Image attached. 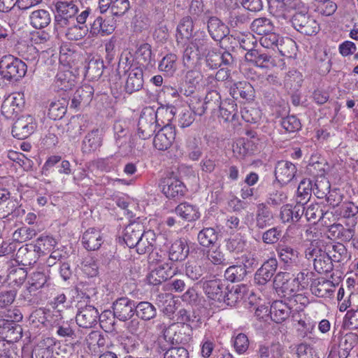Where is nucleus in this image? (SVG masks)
Instances as JSON below:
<instances>
[{
	"instance_id": "nucleus-46",
	"label": "nucleus",
	"mask_w": 358,
	"mask_h": 358,
	"mask_svg": "<svg viewBox=\"0 0 358 358\" xmlns=\"http://www.w3.org/2000/svg\"><path fill=\"white\" fill-rule=\"evenodd\" d=\"M246 245L245 238L238 234L231 236L227 240L226 248L230 252L238 254L245 250Z\"/></svg>"
},
{
	"instance_id": "nucleus-59",
	"label": "nucleus",
	"mask_w": 358,
	"mask_h": 358,
	"mask_svg": "<svg viewBox=\"0 0 358 358\" xmlns=\"http://www.w3.org/2000/svg\"><path fill=\"white\" fill-rule=\"evenodd\" d=\"M302 82V74L296 70L289 71L285 77V85L290 89L296 90L301 85Z\"/></svg>"
},
{
	"instance_id": "nucleus-35",
	"label": "nucleus",
	"mask_w": 358,
	"mask_h": 358,
	"mask_svg": "<svg viewBox=\"0 0 358 358\" xmlns=\"http://www.w3.org/2000/svg\"><path fill=\"white\" fill-rule=\"evenodd\" d=\"M102 143V138L99 129H93L89 132L85 137L83 144L82 150L83 152H91L97 150Z\"/></svg>"
},
{
	"instance_id": "nucleus-47",
	"label": "nucleus",
	"mask_w": 358,
	"mask_h": 358,
	"mask_svg": "<svg viewBox=\"0 0 358 358\" xmlns=\"http://www.w3.org/2000/svg\"><path fill=\"white\" fill-rule=\"evenodd\" d=\"M57 243V241L51 236H41L37 238L34 246L41 255L52 251L56 247Z\"/></svg>"
},
{
	"instance_id": "nucleus-10",
	"label": "nucleus",
	"mask_w": 358,
	"mask_h": 358,
	"mask_svg": "<svg viewBox=\"0 0 358 358\" xmlns=\"http://www.w3.org/2000/svg\"><path fill=\"white\" fill-rule=\"evenodd\" d=\"M22 319V315L18 309L8 310L7 314L3 320L2 334H5L6 338L13 340H17L20 338V331L17 330V327L14 322H19ZM1 326V324H0Z\"/></svg>"
},
{
	"instance_id": "nucleus-28",
	"label": "nucleus",
	"mask_w": 358,
	"mask_h": 358,
	"mask_svg": "<svg viewBox=\"0 0 358 358\" xmlns=\"http://www.w3.org/2000/svg\"><path fill=\"white\" fill-rule=\"evenodd\" d=\"M207 66L212 69H216L223 64L227 65L232 61V56L229 52L222 53L208 50L206 53Z\"/></svg>"
},
{
	"instance_id": "nucleus-43",
	"label": "nucleus",
	"mask_w": 358,
	"mask_h": 358,
	"mask_svg": "<svg viewBox=\"0 0 358 358\" xmlns=\"http://www.w3.org/2000/svg\"><path fill=\"white\" fill-rule=\"evenodd\" d=\"M135 313L143 320H150L157 315L155 307L148 301L135 302Z\"/></svg>"
},
{
	"instance_id": "nucleus-12",
	"label": "nucleus",
	"mask_w": 358,
	"mask_h": 358,
	"mask_svg": "<svg viewBox=\"0 0 358 358\" xmlns=\"http://www.w3.org/2000/svg\"><path fill=\"white\" fill-rule=\"evenodd\" d=\"M36 127L34 118L31 115H22L13 124V136L18 139H24L34 133Z\"/></svg>"
},
{
	"instance_id": "nucleus-7",
	"label": "nucleus",
	"mask_w": 358,
	"mask_h": 358,
	"mask_svg": "<svg viewBox=\"0 0 358 358\" xmlns=\"http://www.w3.org/2000/svg\"><path fill=\"white\" fill-rule=\"evenodd\" d=\"M76 1L58 0L56 2L55 22L57 27H65L69 22L76 21V15L78 11V8L75 4Z\"/></svg>"
},
{
	"instance_id": "nucleus-9",
	"label": "nucleus",
	"mask_w": 358,
	"mask_h": 358,
	"mask_svg": "<svg viewBox=\"0 0 358 358\" xmlns=\"http://www.w3.org/2000/svg\"><path fill=\"white\" fill-rule=\"evenodd\" d=\"M289 273L279 272L273 280V287L278 294L285 297L295 296L299 292L298 287Z\"/></svg>"
},
{
	"instance_id": "nucleus-49",
	"label": "nucleus",
	"mask_w": 358,
	"mask_h": 358,
	"mask_svg": "<svg viewBox=\"0 0 358 358\" xmlns=\"http://www.w3.org/2000/svg\"><path fill=\"white\" fill-rule=\"evenodd\" d=\"M251 29L257 34L262 36L273 31V25L269 19L259 17L252 22Z\"/></svg>"
},
{
	"instance_id": "nucleus-15",
	"label": "nucleus",
	"mask_w": 358,
	"mask_h": 358,
	"mask_svg": "<svg viewBox=\"0 0 358 358\" xmlns=\"http://www.w3.org/2000/svg\"><path fill=\"white\" fill-rule=\"evenodd\" d=\"M114 317L121 321H126L135 313V301L127 298L121 297L113 303Z\"/></svg>"
},
{
	"instance_id": "nucleus-17",
	"label": "nucleus",
	"mask_w": 358,
	"mask_h": 358,
	"mask_svg": "<svg viewBox=\"0 0 358 358\" xmlns=\"http://www.w3.org/2000/svg\"><path fill=\"white\" fill-rule=\"evenodd\" d=\"M176 138L173 127L166 122L164 126L157 133L154 138V146L159 150H166L171 147Z\"/></svg>"
},
{
	"instance_id": "nucleus-48",
	"label": "nucleus",
	"mask_w": 358,
	"mask_h": 358,
	"mask_svg": "<svg viewBox=\"0 0 358 358\" xmlns=\"http://www.w3.org/2000/svg\"><path fill=\"white\" fill-rule=\"evenodd\" d=\"M273 218V213L264 203L258 206L256 223L259 228L263 229L271 224Z\"/></svg>"
},
{
	"instance_id": "nucleus-61",
	"label": "nucleus",
	"mask_w": 358,
	"mask_h": 358,
	"mask_svg": "<svg viewBox=\"0 0 358 358\" xmlns=\"http://www.w3.org/2000/svg\"><path fill=\"white\" fill-rule=\"evenodd\" d=\"M341 217H353L358 213V207L352 202H344L335 210Z\"/></svg>"
},
{
	"instance_id": "nucleus-8",
	"label": "nucleus",
	"mask_w": 358,
	"mask_h": 358,
	"mask_svg": "<svg viewBox=\"0 0 358 358\" xmlns=\"http://www.w3.org/2000/svg\"><path fill=\"white\" fill-rule=\"evenodd\" d=\"M292 23L294 29L304 35H315L320 31L317 21L305 12L296 13L292 17Z\"/></svg>"
},
{
	"instance_id": "nucleus-50",
	"label": "nucleus",
	"mask_w": 358,
	"mask_h": 358,
	"mask_svg": "<svg viewBox=\"0 0 358 358\" xmlns=\"http://www.w3.org/2000/svg\"><path fill=\"white\" fill-rule=\"evenodd\" d=\"M245 59L257 66L266 67L270 62L271 57L266 53H260L257 50H250L245 54Z\"/></svg>"
},
{
	"instance_id": "nucleus-1",
	"label": "nucleus",
	"mask_w": 358,
	"mask_h": 358,
	"mask_svg": "<svg viewBox=\"0 0 358 358\" xmlns=\"http://www.w3.org/2000/svg\"><path fill=\"white\" fill-rule=\"evenodd\" d=\"M173 115V108L171 107L162 106L157 110L151 107L145 108L138 120L137 135L143 140L149 138L157 125L169 122Z\"/></svg>"
},
{
	"instance_id": "nucleus-36",
	"label": "nucleus",
	"mask_w": 358,
	"mask_h": 358,
	"mask_svg": "<svg viewBox=\"0 0 358 358\" xmlns=\"http://www.w3.org/2000/svg\"><path fill=\"white\" fill-rule=\"evenodd\" d=\"M51 21L49 11L45 9L34 10L29 15L30 24L35 29H43Z\"/></svg>"
},
{
	"instance_id": "nucleus-13",
	"label": "nucleus",
	"mask_w": 358,
	"mask_h": 358,
	"mask_svg": "<svg viewBox=\"0 0 358 358\" xmlns=\"http://www.w3.org/2000/svg\"><path fill=\"white\" fill-rule=\"evenodd\" d=\"M276 251L280 262L285 267H299L301 265L302 256L297 249L287 245H280Z\"/></svg>"
},
{
	"instance_id": "nucleus-26",
	"label": "nucleus",
	"mask_w": 358,
	"mask_h": 358,
	"mask_svg": "<svg viewBox=\"0 0 358 358\" xmlns=\"http://www.w3.org/2000/svg\"><path fill=\"white\" fill-rule=\"evenodd\" d=\"M245 289L244 285L233 286L230 289L226 287L223 299L220 301V306L219 308H222L224 305L235 306L238 301L244 298Z\"/></svg>"
},
{
	"instance_id": "nucleus-6",
	"label": "nucleus",
	"mask_w": 358,
	"mask_h": 358,
	"mask_svg": "<svg viewBox=\"0 0 358 358\" xmlns=\"http://www.w3.org/2000/svg\"><path fill=\"white\" fill-rule=\"evenodd\" d=\"M209 48L210 43L205 32H195L190 45L184 51V61L198 59L201 56L206 55V53L209 50Z\"/></svg>"
},
{
	"instance_id": "nucleus-57",
	"label": "nucleus",
	"mask_w": 358,
	"mask_h": 358,
	"mask_svg": "<svg viewBox=\"0 0 358 358\" xmlns=\"http://www.w3.org/2000/svg\"><path fill=\"white\" fill-rule=\"evenodd\" d=\"M48 281V276L43 272H35L30 277L29 283V291L30 292L42 288Z\"/></svg>"
},
{
	"instance_id": "nucleus-2",
	"label": "nucleus",
	"mask_w": 358,
	"mask_h": 358,
	"mask_svg": "<svg viewBox=\"0 0 358 358\" xmlns=\"http://www.w3.org/2000/svg\"><path fill=\"white\" fill-rule=\"evenodd\" d=\"M150 269L148 281L153 285L161 284L176 275L172 262L165 255L157 252L150 257Z\"/></svg>"
},
{
	"instance_id": "nucleus-11",
	"label": "nucleus",
	"mask_w": 358,
	"mask_h": 358,
	"mask_svg": "<svg viewBox=\"0 0 358 358\" xmlns=\"http://www.w3.org/2000/svg\"><path fill=\"white\" fill-rule=\"evenodd\" d=\"M203 289L208 299L211 301L212 304L220 307V301L223 299L226 289V286L222 281L219 279L205 281L203 283Z\"/></svg>"
},
{
	"instance_id": "nucleus-33",
	"label": "nucleus",
	"mask_w": 358,
	"mask_h": 358,
	"mask_svg": "<svg viewBox=\"0 0 358 358\" xmlns=\"http://www.w3.org/2000/svg\"><path fill=\"white\" fill-rule=\"evenodd\" d=\"M208 30L215 41H220L229 33L228 28L218 18L210 17L208 21Z\"/></svg>"
},
{
	"instance_id": "nucleus-34",
	"label": "nucleus",
	"mask_w": 358,
	"mask_h": 358,
	"mask_svg": "<svg viewBox=\"0 0 358 358\" xmlns=\"http://www.w3.org/2000/svg\"><path fill=\"white\" fill-rule=\"evenodd\" d=\"M271 319L280 323L288 318L290 308L282 301H275L271 306Z\"/></svg>"
},
{
	"instance_id": "nucleus-25",
	"label": "nucleus",
	"mask_w": 358,
	"mask_h": 358,
	"mask_svg": "<svg viewBox=\"0 0 358 358\" xmlns=\"http://www.w3.org/2000/svg\"><path fill=\"white\" fill-rule=\"evenodd\" d=\"M16 257L23 266H31L38 261L40 255L34 246V243H29L20 248Z\"/></svg>"
},
{
	"instance_id": "nucleus-19",
	"label": "nucleus",
	"mask_w": 358,
	"mask_h": 358,
	"mask_svg": "<svg viewBox=\"0 0 358 358\" xmlns=\"http://www.w3.org/2000/svg\"><path fill=\"white\" fill-rule=\"evenodd\" d=\"M116 23L113 18L103 19L102 17H98L90 25V36L92 37L108 36L114 31Z\"/></svg>"
},
{
	"instance_id": "nucleus-64",
	"label": "nucleus",
	"mask_w": 358,
	"mask_h": 358,
	"mask_svg": "<svg viewBox=\"0 0 358 358\" xmlns=\"http://www.w3.org/2000/svg\"><path fill=\"white\" fill-rule=\"evenodd\" d=\"M296 325L300 335L305 336L314 329L315 324L310 317L304 316L297 320Z\"/></svg>"
},
{
	"instance_id": "nucleus-24",
	"label": "nucleus",
	"mask_w": 358,
	"mask_h": 358,
	"mask_svg": "<svg viewBox=\"0 0 358 358\" xmlns=\"http://www.w3.org/2000/svg\"><path fill=\"white\" fill-rule=\"evenodd\" d=\"M143 85V70L139 67L131 69L127 72L124 85L127 92L132 94L140 90Z\"/></svg>"
},
{
	"instance_id": "nucleus-52",
	"label": "nucleus",
	"mask_w": 358,
	"mask_h": 358,
	"mask_svg": "<svg viewBox=\"0 0 358 358\" xmlns=\"http://www.w3.org/2000/svg\"><path fill=\"white\" fill-rule=\"evenodd\" d=\"M136 57L142 65L153 66L155 59L152 54L151 46L148 43L141 44L137 51Z\"/></svg>"
},
{
	"instance_id": "nucleus-18",
	"label": "nucleus",
	"mask_w": 358,
	"mask_h": 358,
	"mask_svg": "<svg viewBox=\"0 0 358 358\" xmlns=\"http://www.w3.org/2000/svg\"><path fill=\"white\" fill-rule=\"evenodd\" d=\"M162 192L168 198H178L182 196L186 191L184 184L174 177L164 178L161 180Z\"/></svg>"
},
{
	"instance_id": "nucleus-3",
	"label": "nucleus",
	"mask_w": 358,
	"mask_h": 358,
	"mask_svg": "<svg viewBox=\"0 0 358 358\" xmlns=\"http://www.w3.org/2000/svg\"><path fill=\"white\" fill-rule=\"evenodd\" d=\"M27 71V64L20 59L11 55L0 59L1 78L8 82H17L22 79Z\"/></svg>"
},
{
	"instance_id": "nucleus-30",
	"label": "nucleus",
	"mask_w": 358,
	"mask_h": 358,
	"mask_svg": "<svg viewBox=\"0 0 358 358\" xmlns=\"http://www.w3.org/2000/svg\"><path fill=\"white\" fill-rule=\"evenodd\" d=\"M194 24L191 17H184L179 22L176 30L178 43H183L192 36Z\"/></svg>"
},
{
	"instance_id": "nucleus-21",
	"label": "nucleus",
	"mask_w": 358,
	"mask_h": 358,
	"mask_svg": "<svg viewBox=\"0 0 358 358\" xmlns=\"http://www.w3.org/2000/svg\"><path fill=\"white\" fill-rule=\"evenodd\" d=\"M278 267V262L275 258H271L257 271L255 275V281L258 285L266 284L273 276Z\"/></svg>"
},
{
	"instance_id": "nucleus-45",
	"label": "nucleus",
	"mask_w": 358,
	"mask_h": 358,
	"mask_svg": "<svg viewBox=\"0 0 358 358\" xmlns=\"http://www.w3.org/2000/svg\"><path fill=\"white\" fill-rule=\"evenodd\" d=\"M93 90L90 86L78 88L71 99V106L77 108L82 102L88 103L92 97Z\"/></svg>"
},
{
	"instance_id": "nucleus-14",
	"label": "nucleus",
	"mask_w": 358,
	"mask_h": 358,
	"mask_svg": "<svg viewBox=\"0 0 358 358\" xmlns=\"http://www.w3.org/2000/svg\"><path fill=\"white\" fill-rule=\"evenodd\" d=\"M24 104L23 94L13 93L8 95L1 105V113L6 118H13L21 111Z\"/></svg>"
},
{
	"instance_id": "nucleus-60",
	"label": "nucleus",
	"mask_w": 358,
	"mask_h": 358,
	"mask_svg": "<svg viewBox=\"0 0 358 358\" xmlns=\"http://www.w3.org/2000/svg\"><path fill=\"white\" fill-rule=\"evenodd\" d=\"M308 221L315 222L316 220H320L328 215V212L324 213L323 210L318 204H311L306 209L304 208V213Z\"/></svg>"
},
{
	"instance_id": "nucleus-5",
	"label": "nucleus",
	"mask_w": 358,
	"mask_h": 358,
	"mask_svg": "<svg viewBox=\"0 0 358 358\" xmlns=\"http://www.w3.org/2000/svg\"><path fill=\"white\" fill-rule=\"evenodd\" d=\"M90 13L91 9L87 8L76 17V21L69 22L68 24H66L65 27L57 28L64 29L63 31L69 40H80L84 38L88 32L90 33V29L85 23Z\"/></svg>"
},
{
	"instance_id": "nucleus-37",
	"label": "nucleus",
	"mask_w": 358,
	"mask_h": 358,
	"mask_svg": "<svg viewBox=\"0 0 358 358\" xmlns=\"http://www.w3.org/2000/svg\"><path fill=\"white\" fill-rule=\"evenodd\" d=\"M75 84L74 76L69 71L58 72L54 81L55 88L57 90H70Z\"/></svg>"
},
{
	"instance_id": "nucleus-58",
	"label": "nucleus",
	"mask_w": 358,
	"mask_h": 358,
	"mask_svg": "<svg viewBox=\"0 0 358 358\" xmlns=\"http://www.w3.org/2000/svg\"><path fill=\"white\" fill-rule=\"evenodd\" d=\"M204 255L206 259L214 265L225 264L224 255L219 247H214L207 250Z\"/></svg>"
},
{
	"instance_id": "nucleus-40",
	"label": "nucleus",
	"mask_w": 358,
	"mask_h": 358,
	"mask_svg": "<svg viewBox=\"0 0 358 358\" xmlns=\"http://www.w3.org/2000/svg\"><path fill=\"white\" fill-rule=\"evenodd\" d=\"M55 341L52 338H45L40 341L34 352L37 358H51L53 356Z\"/></svg>"
},
{
	"instance_id": "nucleus-27",
	"label": "nucleus",
	"mask_w": 358,
	"mask_h": 358,
	"mask_svg": "<svg viewBox=\"0 0 358 358\" xmlns=\"http://www.w3.org/2000/svg\"><path fill=\"white\" fill-rule=\"evenodd\" d=\"M82 242L87 250H96L103 243V236L99 230L90 228L83 234Z\"/></svg>"
},
{
	"instance_id": "nucleus-41",
	"label": "nucleus",
	"mask_w": 358,
	"mask_h": 358,
	"mask_svg": "<svg viewBox=\"0 0 358 358\" xmlns=\"http://www.w3.org/2000/svg\"><path fill=\"white\" fill-rule=\"evenodd\" d=\"M143 227L140 224H129L124 229V241L127 245L131 248L136 245V241L142 234Z\"/></svg>"
},
{
	"instance_id": "nucleus-32",
	"label": "nucleus",
	"mask_w": 358,
	"mask_h": 358,
	"mask_svg": "<svg viewBox=\"0 0 358 358\" xmlns=\"http://www.w3.org/2000/svg\"><path fill=\"white\" fill-rule=\"evenodd\" d=\"M156 241L155 234L153 231H148L142 233L136 245H134L136 248V252L138 254H145L152 250V247Z\"/></svg>"
},
{
	"instance_id": "nucleus-22",
	"label": "nucleus",
	"mask_w": 358,
	"mask_h": 358,
	"mask_svg": "<svg viewBox=\"0 0 358 358\" xmlns=\"http://www.w3.org/2000/svg\"><path fill=\"white\" fill-rule=\"evenodd\" d=\"M296 173L294 164L287 161H280L277 163L275 169L276 180L282 185L289 182Z\"/></svg>"
},
{
	"instance_id": "nucleus-56",
	"label": "nucleus",
	"mask_w": 358,
	"mask_h": 358,
	"mask_svg": "<svg viewBox=\"0 0 358 358\" xmlns=\"http://www.w3.org/2000/svg\"><path fill=\"white\" fill-rule=\"evenodd\" d=\"M217 239V234L213 228H205L198 234V240L199 243L204 246L208 247L213 244Z\"/></svg>"
},
{
	"instance_id": "nucleus-16",
	"label": "nucleus",
	"mask_w": 358,
	"mask_h": 358,
	"mask_svg": "<svg viewBox=\"0 0 358 358\" xmlns=\"http://www.w3.org/2000/svg\"><path fill=\"white\" fill-rule=\"evenodd\" d=\"M99 313L93 306L80 308L76 317L78 325L83 328H92L97 324Z\"/></svg>"
},
{
	"instance_id": "nucleus-62",
	"label": "nucleus",
	"mask_w": 358,
	"mask_h": 358,
	"mask_svg": "<svg viewBox=\"0 0 358 358\" xmlns=\"http://www.w3.org/2000/svg\"><path fill=\"white\" fill-rule=\"evenodd\" d=\"M176 55L170 54L165 56L159 65L160 71H164L167 74H173L176 69Z\"/></svg>"
},
{
	"instance_id": "nucleus-39",
	"label": "nucleus",
	"mask_w": 358,
	"mask_h": 358,
	"mask_svg": "<svg viewBox=\"0 0 358 358\" xmlns=\"http://www.w3.org/2000/svg\"><path fill=\"white\" fill-rule=\"evenodd\" d=\"M230 94L235 99L239 96L244 99L250 100L253 97V88L247 82H238L231 87Z\"/></svg>"
},
{
	"instance_id": "nucleus-31",
	"label": "nucleus",
	"mask_w": 358,
	"mask_h": 358,
	"mask_svg": "<svg viewBox=\"0 0 358 358\" xmlns=\"http://www.w3.org/2000/svg\"><path fill=\"white\" fill-rule=\"evenodd\" d=\"M304 213L303 204L297 203L294 206L287 204L281 208L280 218L283 222H296Z\"/></svg>"
},
{
	"instance_id": "nucleus-51",
	"label": "nucleus",
	"mask_w": 358,
	"mask_h": 358,
	"mask_svg": "<svg viewBox=\"0 0 358 358\" xmlns=\"http://www.w3.org/2000/svg\"><path fill=\"white\" fill-rule=\"evenodd\" d=\"M103 67V62L101 59H92L88 63L85 76L90 79L96 80L102 76Z\"/></svg>"
},
{
	"instance_id": "nucleus-42",
	"label": "nucleus",
	"mask_w": 358,
	"mask_h": 358,
	"mask_svg": "<svg viewBox=\"0 0 358 358\" xmlns=\"http://www.w3.org/2000/svg\"><path fill=\"white\" fill-rule=\"evenodd\" d=\"M181 326L178 324H172L164 329V339L170 344H178L183 342V336L181 332Z\"/></svg>"
},
{
	"instance_id": "nucleus-29",
	"label": "nucleus",
	"mask_w": 358,
	"mask_h": 358,
	"mask_svg": "<svg viewBox=\"0 0 358 358\" xmlns=\"http://www.w3.org/2000/svg\"><path fill=\"white\" fill-rule=\"evenodd\" d=\"M310 291L318 297H330L335 291V285L332 281L322 278L311 284Z\"/></svg>"
},
{
	"instance_id": "nucleus-44",
	"label": "nucleus",
	"mask_w": 358,
	"mask_h": 358,
	"mask_svg": "<svg viewBox=\"0 0 358 358\" xmlns=\"http://www.w3.org/2000/svg\"><path fill=\"white\" fill-rule=\"evenodd\" d=\"M215 98L216 100L220 98L219 94L215 91H212L208 93L204 101L199 99L192 101L190 104V110L193 114L202 115L207 109V105L210 103V101Z\"/></svg>"
},
{
	"instance_id": "nucleus-63",
	"label": "nucleus",
	"mask_w": 358,
	"mask_h": 358,
	"mask_svg": "<svg viewBox=\"0 0 358 358\" xmlns=\"http://www.w3.org/2000/svg\"><path fill=\"white\" fill-rule=\"evenodd\" d=\"M204 273V268L195 262H188L185 267L186 275L192 280H199Z\"/></svg>"
},
{
	"instance_id": "nucleus-53",
	"label": "nucleus",
	"mask_w": 358,
	"mask_h": 358,
	"mask_svg": "<svg viewBox=\"0 0 358 358\" xmlns=\"http://www.w3.org/2000/svg\"><path fill=\"white\" fill-rule=\"evenodd\" d=\"M86 343L91 351L96 352L97 348L106 345V338L99 331H92L87 336Z\"/></svg>"
},
{
	"instance_id": "nucleus-55",
	"label": "nucleus",
	"mask_w": 358,
	"mask_h": 358,
	"mask_svg": "<svg viewBox=\"0 0 358 358\" xmlns=\"http://www.w3.org/2000/svg\"><path fill=\"white\" fill-rule=\"evenodd\" d=\"M221 116L226 120H234L238 113V107L234 101H224L220 106Z\"/></svg>"
},
{
	"instance_id": "nucleus-20",
	"label": "nucleus",
	"mask_w": 358,
	"mask_h": 358,
	"mask_svg": "<svg viewBox=\"0 0 358 358\" xmlns=\"http://www.w3.org/2000/svg\"><path fill=\"white\" fill-rule=\"evenodd\" d=\"M189 246L184 238H178L173 241L169 247V259L171 262H181L185 260L189 255Z\"/></svg>"
},
{
	"instance_id": "nucleus-4",
	"label": "nucleus",
	"mask_w": 358,
	"mask_h": 358,
	"mask_svg": "<svg viewBox=\"0 0 358 358\" xmlns=\"http://www.w3.org/2000/svg\"><path fill=\"white\" fill-rule=\"evenodd\" d=\"M305 257L307 259L313 262L315 270L320 273H327L333 268L330 255L313 242L305 250Z\"/></svg>"
},
{
	"instance_id": "nucleus-54",
	"label": "nucleus",
	"mask_w": 358,
	"mask_h": 358,
	"mask_svg": "<svg viewBox=\"0 0 358 358\" xmlns=\"http://www.w3.org/2000/svg\"><path fill=\"white\" fill-rule=\"evenodd\" d=\"M115 143L119 148H124L128 140V130L124 122L117 121L114 124Z\"/></svg>"
},
{
	"instance_id": "nucleus-38",
	"label": "nucleus",
	"mask_w": 358,
	"mask_h": 358,
	"mask_svg": "<svg viewBox=\"0 0 358 358\" xmlns=\"http://www.w3.org/2000/svg\"><path fill=\"white\" fill-rule=\"evenodd\" d=\"M175 212L181 218L188 222L196 220L200 217L198 208L186 202L179 204L176 208Z\"/></svg>"
},
{
	"instance_id": "nucleus-23",
	"label": "nucleus",
	"mask_w": 358,
	"mask_h": 358,
	"mask_svg": "<svg viewBox=\"0 0 358 358\" xmlns=\"http://www.w3.org/2000/svg\"><path fill=\"white\" fill-rule=\"evenodd\" d=\"M244 265H233L227 268L224 272L225 278L230 282H238L242 280L245 276L247 271L246 268L253 264L255 259L250 261L248 257L245 255L243 257Z\"/></svg>"
}]
</instances>
